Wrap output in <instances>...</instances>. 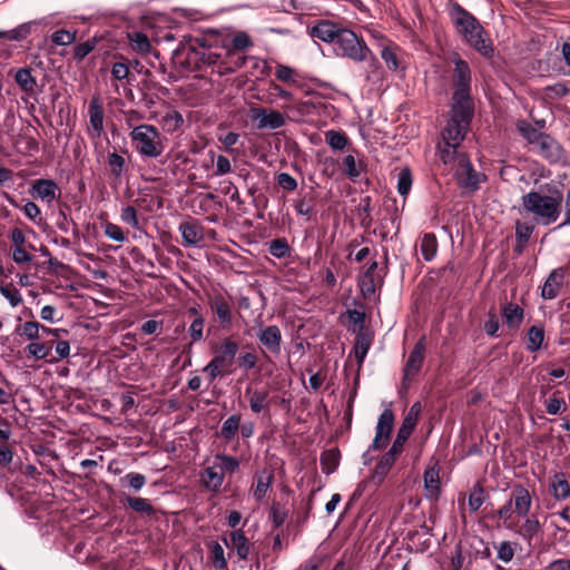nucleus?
<instances>
[{
	"label": "nucleus",
	"mask_w": 570,
	"mask_h": 570,
	"mask_svg": "<svg viewBox=\"0 0 570 570\" xmlns=\"http://www.w3.org/2000/svg\"><path fill=\"white\" fill-rule=\"evenodd\" d=\"M473 116L474 101L472 95L452 94L451 117L442 129L440 140L436 144L441 145L442 156L445 158V161H449L454 153L452 145L464 141Z\"/></svg>",
	"instance_id": "f257e3e1"
},
{
	"label": "nucleus",
	"mask_w": 570,
	"mask_h": 570,
	"mask_svg": "<svg viewBox=\"0 0 570 570\" xmlns=\"http://www.w3.org/2000/svg\"><path fill=\"white\" fill-rule=\"evenodd\" d=\"M451 21L463 41L483 57L493 55L491 41L485 38V30L480 21L461 4L454 2L449 10Z\"/></svg>",
	"instance_id": "f03ea898"
},
{
	"label": "nucleus",
	"mask_w": 570,
	"mask_h": 570,
	"mask_svg": "<svg viewBox=\"0 0 570 570\" xmlns=\"http://www.w3.org/2000/svg\"><path fill=\"white\" fill-rule=\"evenodd\" d=\"M562 197L558 195H544L537 190H530L521 197V214L532 216L539 225L554 224L561 214Z\"/></svg>",
	"instance_id": "7ed1b4c3"
},
{
	"label": "nucleus",
	"mask_w": 570,
	"mask_h": 570,
	"mask_svg": "<svg viewBox=\"0 0 570 570\" xmlns=\"http://www.w3.org/2000/svg\"><path fill=\"white\" fill-rule=\"evenodd\" d=\"M333 50L337 57L347 58L354 62H367L373 71L380 67L377 58L366 42L351 29L343 28L341 30L333 45Z\"/></svg>",
	"instance_id": "20e7f679"
},
{
	"label": "nucleus",
	"mask_w": 570,
	"mask_h": 570,
	"mask_svg": "<svg viewBox=\"0 0 570 570\" xmlns=\"http://www.w3.org/2000/svg\"><path fill=\"white\" fill-rule=\"evenodd\" d=\"M453 154L450 157V160L445 161L443 158L441 145H436V155L441 163L445 166L455 167V178L458 185L470 191H475L480 188V184L483 179H485V175L476 171L468 157V155L461 149L462 144H453Z\"/></svg>",
	"instance_id": "39448f33"
},
{
	"label": "nucleus",
	"mask_w": 570,
	"mask_h": 570,
	"mask_svg": "<svg viewBox=\"0 0 570 570\" xmlns=\"http://www.w3.org/2000/svg\"><path fill=\"white\" fill-rule=\"evenodd\" d=\"M246 60V56L232 49L229 46L208 48L202 53V61L210 66L213 68L212 71L219 76L235 72L245 66Z\"/></svg>",
	"instance_id": "423d86ee"
},
{
	"label": "nucleus",
	"mask_w": 570,
	"mask_h": 570,
	"mask_svg": "<svg viewBox=\"0 0 570 570\" xmlns=\"http://www.w3.org/2000/svg\"><path fill=\"white\" fill-rule=\"evenodd\" d=\"M136 150L146 158H157L163 154L159 131L151 125H139L130 132Z\"/></svg>",
	"instance_id": "0eeeda50"
},
{
	"label": "nucleus",
	"mask_w": 570,
	"mask_h": 570,
	"mask_svg": "<svg viewBox=\"0 0 570 570\" xmlns=\"http://www.w3.org/2000/svg\"><path fill=\"white\" fill-rule=\"evenodd\" d=\"M29 194L48 206H51L61 197V189L51 178H38L31 181Z\"/></svg>",
	"instance_id": "6e6552de"
},
{
	"label": "nucleus",
	"mask_w": 570,
	"mask_h": 570,
	"mask_svg": "<svg viewBox=\"0 0 570 570\" xmlns=\"http://www.w3.org/2000/svg\"><path fill=\"white\" fill-rule=\"evenodd\" d=\"M453 63L454 69L452 73V94H471L472 71L469 63L460 57L453 59Z\"/></svg>",
	"instance_id": "1a4fd4ad"
},
{
	"label": "nucleus",
	"mask_w": 570,
	"mask_h": 570,
	"mask_svg": "<svg viewBox=\"0 0 570 570\" xmlns=\"http://www.w3.org/2000/svg\"><path fill=\"white\" fill-rule=\"evenodd\" d=\"M394 425V414L390 409H385L379 416L375 436L372 441L371 449L381 450L385 448Z\"/></svg>",
	"instance_id": "9d476101"
},
{
	"label": "nucleus",
	"mask_w": 570,
	"mask_h": 570,
	"mask_svg": "<svg viewBox=\"0 0 570 570\" xmlns=\"http://www.w3.org/2000/svg\"><path fill=\"white\" fill-rule=\"evenodd\" d=\"M259 343L272 354H278L282 347V332L277 325H259L256 332Z\"/></svg>",
	"instance_id": "9b49d317"
},
{
	"label": "nucleus",
	"mask_w": 570,
	"mask_h": 570,
	"mask_svg": "<svg viewBox=\"0 0 570 570\" xmlns=\"http://www.w3.org/2000/svg\"><path fill=\"white\" fill-rule=\"evenodd\" d=\"M253 119L257 121L258 129H278L285 125V117L277 110L265 108L253 109Z\"/></svg>",
	"instance_id": "f8f14e48"
},
{
	"label": "nucleus",
	"mask_w": 570,
	"mask_h": 570,
	"mask_svg": "<svg viewBox=\"0 0 570 570\" xmlns=\"http://www.w3.org/2000/svg\"><path fill=\"white\" fill-rule=\"evenodd\" d=\"M343 27L330 21L321 20L309 29V36L326 43L334 45Z\"/></svg>",
	"instance_id": "ddd939ff"
},
{
	"label": "nucleus",
	"mask_w": 570,
	"mask_h": 570,
	"mask_svg": "<svg viewBox=\"0 0 570 570\" xmlns=\"http://www.w3.org/2000/svg\"><path fill=\"white\" fill-rule=\"evenodd\" d=\"M564 279V268L558 267L552 269L541 288V297L546 301L556 298L563 286Z\"/></svg>",
	"instance_id": "4468645a"
},
{
	"label": "nucleus",
	"mask_w": 570,
	"mask_h": 570,
	"mask_svg": "<svg viewBox=\"0 0 570 570\" xmlns=\"http://www.w3.org/2000/svg\"><path fill=\"white\" fill-rule=\"evenodd\" d=\"M245 395L248 397L250 411L254 414H261L269 410L271 396L269 390L267 389H252L248 386L245 391Z\"/></svg>",
	"instance_id": "2eb2a0df"
},
{
	"label": "nucleus",
	"mask_w": 570,
	"mask_h": 570,
	"mask_svg": "<svg viewBox=\"0 0 570 570\" xmlns=\"http://www.w3.org/2000/svg\"><path fill=\"white\" fill-rule=\"evenodd\" d=\"M399 454V452L390 448L389 451L381 458V460L375 465L372 474L370 475V481L374 485L377 487L383 483L385 476L389 474L391 468L394 465Z\"/></svg>",
	"instance_id": "dca6fc26"
},
{
	"label": "nucleus",
	"mask_w": 570,
	"mask_h": 570,
	"mask_svg": "<svg viewBox=\"0 0 570 570\" xmlns=\"http://www.w3.org/2000/svg\"><path fill=\"white\" fill-rule=\"evenodd\" d=\"M223 542L228 549L236 551L240 560H247L250 553V544L243 530H234L229 538L224 537Z\"/></svg>",
	"instance_id": "f3484780"
},
{
	"label": "nucleus",
	"mask_w": 570,
	"mask_h": 570,
	"mask_svg": "<svg viewBox=\"0 0 570 570\" xmlns=\"http://www.w3.org/2000/svg\"><path fill=\"white\" fill-rule=\"evenodd\" d=\"M510 501H511L512 505L514 507L513 508L514 512L519 517L524 518L528 515V513L531 509V505H532V499H531L530 492L527 488H524L521 484L515 485L512 489Z\"/></svg>",
	"instance_id": "a211bd4d"
},
{
	"label": "nucleus",
	"mask_w": 570,
	"mask_h": 570,
	"mask_svg": "<svg viewBox=\"0 0 570 570\" xmlns=\"http://www.w3.org/2000/svg\"><path fill=\"white\" fill-rule=\"evenodd\" d=\"M91 136L99 138L104 132V108L98 97H94L88 106Z\"/></svg>",
	"instance_id": "6ab92c4d"
},
{
	"label": "nucleus",
	"mask_w": 570,
	"mask_h": 570,
	"mask_svg": "<svg viewBox=\"0 0 570 570\" xmlns=\"http://www.w3.org/2000/svg\"><path fill=\"white\" fill-rule=\"evenodd\" d=\"M535 148L538 149V153L550 163H557L562 158L561 146L548 134L539 140Z\"/></svg>",
	"instance_id": "aec40b11"
},
{
	"label": "nucleus",
	"mask_w": 570,
	"mask_h": 570,
	"mask_svg": "<svg viewBox=\"0 0 570 570\" xmlns=\"http://www.w3.org/2000/svg\"><path fill=\"white\" fill-rule=\"evenodd\" d=\"M238 348L237 342L225 338L215 351L213 360L219 365L228 367L234 363Z\"/></svg>",
	"instance_id": "412c9836"
},
{
	"label": "nucleus",
	"mask_w": 570,
	"mask_h": 570,
	"mask_svg": "<svg viewBox=\"0 0 570 570\" xmlns=\"http://www.w3.org/2000/svg\"><path fill=\"white\" fill-rule=\"evenodd\" d=\"M224 474L222 470H219L218 463L213 462L212 465L207 466L200 473V483L208 491L216 492L218 491L224 483Z\"/></svg>",
	"instance_id": "4be33fe9"
},
{
	"label": "nucleus",
	"mask_w": 570,
	"mask_h": 570,
	"mask_svg": "<svg viewBox=\"0 0 570 570\" xmlns=\"http://www.w3.org/2000/svg\"><path fill=\"white\" fill-rule=\"evenodd\" d=\"M178 230L186 246H196L204 238L203 227L195 220L181 222L178 226Z\"/></svg>",
	"instance_id": "5701e85b"
},
{
	"label": "nucleus",
	"mask_w": 570,
	"mask_h": 570,
	"mask_svg": "<svg viewBox=\"0 0 570 570\" xmlns=\"http://www.w3.org/2000/svg\"><path fill=\"white\" fill-rule=\"evenodd\" d=\"M424 352H425V344H424L423 340H420L414 345V347L411 351L409 358L406 361V364L404 367L405 376H414L420 372L423 361H424Z\"/></svg>",
	"instance_id": "b1692460"
},
{
	"label": "nucleus",
	"mask_w": 570,
	"mask_h": 570,
	"mask_svg": "<svg viewBox=\"0 0 570 570\" xmlns=\"http://www.w3.org/2000/svg\"><path fill=\"white\" fill-rule=\"evenodd\" d=\"M504 324L512 330H517L523 322L524 311L515 303H507L501 307Z\"/></svg>",
	"instance_id": "393cba45"
},
{
	"label": "nucleus",
	"mask_w": 570,
	"mask_h": 570,
	"mask_svg": "<svg viewBox=\"0 0 570 570\" xmlns=\"http://www.w3.org/2000/svg\"><path fill=\"white\" fill-rule=\"evenodd\" d=\"M550 491L556 501H564L570 497V483L563 472L554 473L550 482Z\"/></svg>",
	"instance_id": "a878e982"
},
{
	"label": "nucleus",
	"mask_w": 570,
	"mask_h": 570,
	"mask_svg": "<svg viewBox=\"0 0 570 570\" xmlns=\"http://www.w3.org/2000/svg\"><path fill=\"white\" fill-rule=\"evenodd\" d=\"M255 480L256 485L253 490V497L256 501H262L273 483L274 475L272 472L264 469L255 474Z\"/></svg>",
	"instance_id": "bb28decb"
},
{
	"label": "nucleus",
	"mask_w": 570,
	"mask_h": 570,
	"mask_svg": "<svg viewBox=\"0 0 570 570\" xmlns=\"http://www.w3.org/2000/svg\"><path fill=\"white\" fill-rule=\"evenodd\" d=\"M14 81L28 95H33L37 90V79L32 76L30 68L18 69L14 75Z\"/></svg>",
	"instance_id": "cd10ccee"
},
{
	"label": "nucleus",
	"mask_w": 570,
	"mask_h": 570,
	"mask_svg": "<svg viewBox=\"0 0 570 570\" xmlns=\"http://www.w3.org/2000/svg\"><path fill=\"white\" fill-rule=\"evenodd\" d=\"M212 309L215 312L222 326L232 325V311L229 303L223 296H216L212 304Z\"/></svg>",
	"instance_id": "c85d7f7f"
},
{
	"label": "nucleus",
	"mask_w": 570,
	"mask_h": 570,
	"mask_svg": "<svg viewBox=\"0 0 570 570\" xmlns=\"http://www.w3.org/2000/svg\"><path fill=\"white\" fill-rule=\"evenodd\" d=\"M341 453L337 448L325 450L321 453L320 464L322 472L326 475L333 473L340 464Z\"/></svg>",
	"instance_id": "c756f323"
},
{
	"label": "nucleus",
	"mask_w": 570,
	"mask_h": 570,
	"mask_svg": "<svg viewBox=\"0 0 570 570\" xmlns=\"http://www.w3.org/2000/svg\"><path fill=\"white\" fill-rule=\"evenodd\" d=\"M524 521L521 528L517 531V533L529 544L532 542L533 538L541 531V523L534 517H524Z\"/></svg>",
	"instance_id": "7c9ffc66"
},
{
	"label": "nucleus",
	"mask_w": 570,
	"mask_h": 570,
	"mask_svg": "<svg viewBox=\"0 0 570 570\" xmlns=\"http://www.w3.org/2000/svg\"><path fill=\"white\" fill-rule=\"evenodd\" d=\"M370 347H371V336L363 331H358V333L356 334L355 344H354V355H355V358H356L358 365L363 364V362L368 353Z\"/></svg>",
	"instance_id": "2f4dec72"
},
{
	"label": "nucleus",
	"mask_w": 570,
	"mask_h": 570,
	"mask_svg": "<svg viewBox=\"0 0 570 570\" xmlns=\"http://www.w3.org/2000/svg\"><path fill=\"white\" fill-rule=\"evenodd\" d=\"M414 429L415 426L412 425L411 419L403 420L401 426L397 430L396 436L391 445V449L401 453L405 442L409 440Z\"/></svg>",
	"instance_id": "473e14b6"
},
{
	"label": "nucleus",
	"mask_w": 570,
	"mask_h": 570,
	"mask_svg": "<svg viewBox=\"0 0 570 570\" xmlns=\"http://www.w3.org/2000/svg\"><path fill=\"white\" fill-rule=\"evenodd\" d=\"M32 32V27L30 21L23 22L11 30H0V38L12 40V41H22L26 40Z\"/></svg>",
	"instance_id": "72a5a7b5"
},
{
	"label": "nucleus",
	"mask_w": 570,
	"mask_h": 570,
	"mask_svg": "<svg viewBox=\"0 0 570 570\" xmlns=\"http://www.w3.org/2000/svg\"><path fill=\"white\" fill-rule=\"evenodd\" d=\"M428 498L435 499L440 494V478L439 471L435 469H428L423 475Z\"/></svg>",
	"instance_id": "f704fd0d"
},
{
	"label": "nucleus",
	"mask_w": 570,
	"mask_h": 570,
	"mask_svg": "<svg viewBox=\"0 0 570 570\" xmlns=\"http://www.w3.org/2000/svg\"><path fill=\"white\" fill-rule=\"evenodd\" d=\"M52 346L42 342L32 341L26 346L28 357L35 361L47 360L51 354Z\"/></svg>",
	"instance_id": "c9c22d12"
},
{
	"label": "nucleus",
	"mask_w": 570,
	"mask_h": 570,
	"mask_svg": "<svg viewBox=\"0 0 570 570\" xmlns=\"http://www.w3.org/2000/svg\"><path fill=\"white\" fill-rule=\"evenodd\" d=\"M242 416L240 414H233L228 416L222 424L220 436L226 441H232L239 430Z\"/></svg>",
	"instance_id": "e433bc0d"
},
{
	"label": "nucleus",
	"mask_w": 570,
	"mask_h": 570,
	"mask_svg": "<svg viewBox=\"0 0 570 570\" xmlns=\"http://www.w3.org/2000/svg\"><path fill=\"white\" fill-rule=\"evenodd\" d=\"M214 462L218 463L219 470H222L224 475L225 473L233 474L239 469L238 459L225 453H216Z\"/></svg>",
	"instance_id": "4c0bfd02"
},
{
	"label": "nucleus",
	"mask_w": 570,
	"mask_h": 570,
	"mask_svg": "<svg viewBox=\"0 0 570 570\" xmlns=\"http://www.w3.org/2000/svg\"><path fill=\"white\" fill-rule=\"evenodd\" d=\"M128 39L134 51L145 55L150 51V42L148 37L140 31H134L128 33Z\"/></svg>",
	"instance_id": "58836bf2"
},
{
	"label": "nucleus",
	"mask_w": 570,
	"mask_h": 570,
	"mask_svg": "<svg viewBox=\"0 0 570 570\" xmlns=\"http://www.w3.org/2000/svg\"><path fill=\"white\" fill-rule=\"evenodd\" d=\"M544 340V331L541 326L533 325L529 328L527 334V350L529 352H537L541 348Z\"/></svg>",
	"instance_id": "ea45409f"
},
{
	"label": "nucleus",
	"mask_w": 570,
	"mask_h": 570,
	"mask_svg": "<svg viewBox=\"0 0 570 570\" xmlns=\"http://www.w3.org/2000/svg\"><path fill=\"white\" fill-rule=\"evenodd\" d=\"M520 135L532 146H535L546 135L527 121H520L517 126Z\"/></svg>",
	"instance_id": "a19ab883"
},
{
	"label": "nucleus",
	"mask_w": 570,
	"mask_h": 570,
	"mask_svg": "<svg viewBox=\"0 0 570 570\" xmlns=\"http://www.w3.org/2000/svg\"><path fill=\"white\" fill-rule=\"evenodd\" d=\"M438 252V242L434 234H424L421 239V253L426 262H431Z\"/></svg>",
	"instance_id": "79ce46f5"
},
{
	"label": "nucleus",
	"mask_w": 570,
	"mask_h": 570,
	"mask_svg": "<svg viewBox=\"0 0 570 570\" xmlns=\"http://www.w3.org/2000/svg\"><path fill=\"white\" fill-rule=\"evenodd\" d=\"M127 504L128 507L134 510L137 513L145 514L148 517H151L155 514V509L153 508L150 501L145 498H135L129 497L127 498Z\"/></svg>",
	"instance_id": "37998d69"
},
{
	"label": "nucleus",
	"mask_w": 570,
	"mask_h": 570,
	"mask_svg": "<svg viewBox=\"0 0 570 570\" xmlns=\"http://www.w3.org/2000/svg\"><path fill=\"white\" fill-rule=\"evenodd\" d=\"M42 325L38 322L29 321L16 328V333L20 336H24L29 341H36L40 337Z\"/></svg>",
	"instance_id": "c03bdc74"
},
{
	"label": "nucleus",
	"mask_w": 570,
	"mask_h": 570,
	"mask_svg": "<svg viewBox=\"0 0 570 570\" xmlns=\"http://www.w3.org/2000/svg\"><path fill=\"white\" fill-rule=\"evenodd\" d=\"M107 163L110 168V174L115 178H120L122 174L126 171V160L121 155L117 154L116 151L108 154Z\"/></svg>",
	"instance_id": "a18cd8bd"
},
{
	"label": "nucleus",
	"mask_w": 570,
	"mask_h": 570,
	"mask_svg": "<svg viewBox=\"0 0 570 570\" xmlns=\"http://www.w3.org/2000/svg\"><path fill=\"white\" fill-rule=\"evenodd\" d=\"M487 494L480 484H475L468 498V504L471 512H476L485 502Z\"/></svg>",
	"instance_id": "49530a36"
},
{
	"label": "nucleus",
	"mask_w": 570,
	"mask_h": 570,
	"mask_svg": "<svg viewBox=\"0 0 570 570\" xmlns=\"http://www.w3.org/2000/svg\"><path fill=\"white\" fill-rule=\"evenodd\" d=\"M327 145L334 150H343L347 146V136L343 131L328 130L325 132Z\"/></svg>",
	"instance_id": "de8ad7c7"
},
{
	"label": "nucleus",
	"mask_w": 570,
	"mask_h": 570,
	"mask_svg": "<svg viewBox=\"0 0 570 570\" xmlns=\"http://www.w3.org/2000/svg\"><path fill=\"white\" fill-rule=\"evenodd\" d=\"M204 326L205 320L202 315H198L193 320L188 327V334L190 336V344L198 343L204 340Z\"/></svg>",
	"instance_id": "09e8293b"
},
{
	"label": "nucleus",
	"mask_w": 570,
	"mask_h": 570,
	"mask_svg": "<svg viewBox=\"0 0 570 570\" xmlns=\"http://www.w3.org/2000/svg\"><path fill=\"white\" fill-rule=\"evenodd\" d=\"M268 252L275 258L281 259L289 254L291 247L285 238H276L268 244Z\"/></svg>",
	"instance_id": "8fccbe9b"
},
{
	"label": "nucleus",
	"mask_w": 570,
	"mask_h": 570,
	"mask_svg": "<svg viewBox=\"0 0 570 570\" xmlns=\"http://www.w3.org/2000/svg\"><path fill=\"white\" fill-rule=\"evenodd\" d=\"M412 188V174L410 168H402L397 175V191L402 197H406Z\"/></svg>",
	"instance_id": "3c124183"
},
{
	"label": "nucleus",
	"mask_w": 570,
	"mask_h": 570,
	"mask_svg": "<svg viewBox=\"0 0 570 570\" xmlns=\"http://www.w3.org/2000/svg\"><path fill=\"white\" fill-rule=\"evenodd\" d=\"M75 40H76V32L75 31L72 32V31H69L66 29L57 30L51 35V41L56 46H61V47L69 46L71 43H73Z\"/></svg>",
	"instance_id": "603ef678"
},
{
	"label": "nucleus",
	"mask_w": 570,
	"mask_h": 570,
	"mask_svg": "<svg viewBox=\"0 0 570 570\" xmlns=\"http://www.w3.org/2000/svg\"><path fill=\"white\" fill-rule=\"evenodd\" d=\"M514 546H517V543H512L510 541L500 542L495 547L498 551L497 558L504 563H509L514 557Z\"/></svg>",
	"instance_id": "864d4df0"
},
{
	"label": "nucleus",
	"mask_w": 570,
	"mask_h": 570,
	"mask_svg": "<svg viewBox=\"0 0 570 570\" xmlns=\"http://www.w3.org/2000/svg\"><path fill=\"white\" fill-rule=\"evenodd\" d=\"M559 392L553 393L546 403L547 413L557 415L567 409L566 401L558 396Z\"/></svg>",
	"instance_id": "5fc2aeb1"
},
{
	"label": "nucleus",
	"mask_w": 570,
	"mask_h": 570,
	"mask_svg": "<svg viewBox=\"0 0 570 570\" xmlns=\"http://www.w3.org/2000/svg\"><path fill=\"white\" fill-rule=\"evenodd\" d=\"M212 563L216 569L223 570L227 567L225 551L220 543L214 542L212 546Z\"/></svg>",
	"instance_id": "6e6d98bb"
},
{
	"label": "nucleus",
	"mask_w": 570,
	"mask_h": 570,
	"mask_svg": "<svg viewBox=\"0 0 570 570\" xmlns=\"http://www.w3.org/2000/svg\"><path fill=\"white\" fill-rule=\"evenodd\" d=\"M96 48V40L89 39L85 42L78 43L73 48V58L77 61L83 60Z\"/></svg>",
	"instance_id": "4d7b16f0"
},
{
	"label": "nucleus",
	"mask_w": 570,
	"mask_h": 570,
	"mask_svg": "<svg viewBox=\"0 0 570 570\" xmlns=\"http://www.w3.org/2000/svg\"><path fill=\"white\" fill-rule=\"evenodd\" d=\"M228 46L236 51H243L252 47L253 41L246 32L240 31L233 37L232 43Z\"/></svg>",
	"instance_id": "13d9d810"
},
{
	"label": "nucleus",
	"mask_w": 570,
	"mask_h": 570,
	"mask_svg": "<svg viewBox=\"0 0 570 570\" xmlns=\"http://www.w3.org/2000/svg\"><path fill=\"white\" fill-rule=\"evenodd\" d=\"M343 166H344V174L352 180L355 181L360 175L361 171L357 168L356 160L353 155H347L343 159Z\"/></svg>",
	"instance_id": "bf43d9fd"
},
{
	"label": "nucleus",
	"mask_w": 570,
	"mask_h": 570,
	"mask_svg": "<svg viewBox=\"0 0 570 570\" xmlns=\"http://www.w3.org/2000/svg\"><path fill=\"white\" fill-rule=\"evenodd\" d=\"M0 294L9 302L11 307H17L22 303V296L17 288L0 285Z\"/></svg>",
	"instance_id": "052dcab7"
},
{
	"label": "nucleus",
	"mask_w": 570,
	"mask_h": 570,
	"mask_svg": "<svg viewBox=\"0 0 570 570\" xmlns=\"http://www.w3.org/2000/svg\"><path fill=\"white\" fill-rule=\"evenodd\" d=\"M533 230H534V226L529 225L527 223L518 222L515 225L517 243H519L520 245H524L531 237Z\"/></svg>",
	"instance_id": "680f3d73"
},
{
	"label": "nucleus",
	"mask_w": 570,
	"mask_h": 570,
	"mask_svg": "<svg viewBox=\"0 0 570 570\" xmlns=\"http://www.w3.org/2000/svg\"><path fill=\"white\" fill-rule=\"evenodd\" d=\"M32 29L35 27L53 28L55 26L61 24L62 21L59 19L58 13H50L30 21Z\"/></svg>",
	"instance_id": "e2e57ef3"
},
{
	"label": "nucleus",
	"mask_w": 570,
	"mask_h": 570,
	"mask_svg": "<svg viewBox=\"0 0 570 570\" xmlns=\"http://www.w3.org/2000/svg\"><path fill=\"white\" fill-rule=\"evenodd\" d=\"M120 219L131 226L134 229L139 228V222L137 217V210L132 206H126L121 209Z\"/></svg>",
	"instance_id": "0e129e2a"
},
{
	"label": "nucleus",
	"mask_w": 570,
	"mask_h": 570,
	"mask_svg": "<svg viewBox=\"0 0 570 570\" xmlns=\"http://www.w3.org/2000/svg\"><path fill=\"white\" fill-rule=\"evenodd\" d=\"M24 216L33 222L35 224H39L41 222L40 215L41 210L40 207L32 200H28L23 207L21 208Z\"/></svg>",
	"instance_id": "69168bd1"
},
{
	"label": "nucleus",
	"mask_w": 570,
	"mask_h": 570,
	"mask_svg": "<svg viewBox=\"0 0 570 570\" xmlns=\"http://www.w3.org/2000/svg\"><path fill=\"white\" fill-rule=\"evenodd\" d=\"M165 126L168 127V130H176L184 124V118L181 114L177 110H171L167 112L164 118Z\"/></svg>",
	"instance_id": "338daca9"
},
{
	"label": "nucleus",
	"mask_w": 570,
	"mask_h": 570,
	"mask_svg": "<svg viewBox=\"0 0 570 570\" xmlns=\"http://www.w3.org/2000/svg\"><path fill=\"white\" fill-rule=\"evenodd\" d=\"M104 232H105V235L109 239H112V240L119 242V243H122L126 240V236H125L122 229L114 223H106L104 225Z\"/></svg>",
	"instance_id": "774afa93"
}]
</instances>
